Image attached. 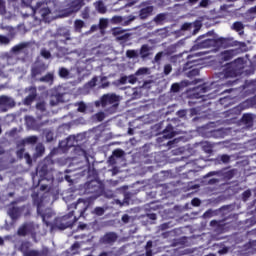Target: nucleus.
Segmentation results:
<instances>
[{
	"label": "nucleus",
	"mask_w": 256,
	"mask_h": 256,
	"mask_svg": "<svg viewBox=\"0 0 256 256\" xmlns=\"http://www.w3.org/2000/svg\"><path fill=\"white\" fill-rule=\"evenodd\" d=\"M232 58H233V50H228L222 54V59H224V61H229V59H232Z\"/></svg>",
	"instance_id": "nucleus-24"
},
{
	"label": "nucleus",
	"mask_w": 256,
	"mask_h": 256,
	"mask_svg": "<svg viewBox=\"0 0 256 256\" xmlns=\"http://www.w3.org/2000/svg\"><path fill=\"white\" fill-rule=\"evenodd\" d=\"M95 7H96L97 11H99V13H105V11L107 10L105 8V5L103 4V2H96Z\"/></svg>",
	"instance_id": "nucleus-25"
},
{
	"label": "nucleus",
	"mask_w": 256,
	"mask_h": 256,
	"mask_svg": "<svg viewBox=\"0 0 256 256\" xmlns=\"http://www.w3.org/2000/svg\"><path fill=\"white\" fill-rule=\"evenodd\" d=\"M47 70V66L45 64H38L31 68V77L35 79L38 75H41L43 72Z\"/></svg>",
	"instance_id": "nucleus-10"
},
{
	"label": "nucleus",
	"mask_w": 256,
	"mask_h": 256,
	"mask_svg": "<svg viewBox=\"0 0 256 256\" xmlns=\"http://www.w3.org/2000/svg\"><path fill=\"white\" fill-rule=\"evenodd\" d=\"M107 19H100V29H105L107 27Z\"/></svg>",
	"instance_id": "nucleus-41"
},
{
	"label": "nucleus",
	"mask_w": 256,
	"mask_h": 256,
	"mask_svg": "<svg viewBox=\"0 0 256 256\" xmlns=\"http://www.w3.org/2000/svg\"><path fill=\"white\" fill-rule=\"evenodd\" d=\"M40 55L43 57V59H51V50H47V48H42L40 50Z\"/></svg>",
	"instance_id": "nucleus-20"
},
{
	"label": "nucleus",
	"mask_w": 256,
	"mask_h": 256,
	"mask_svg": "<svg viewBox=\"0 0 256 256\" xmlns=\"http://www.w3.org/2000/svg\"><path fill=\"white\" fill-rule=\"evenodd\" d=\"M82 3H81V0H76L72 3L71 7H70V10H66V15H69L71 13H75L77 11H79V9H81L82 7Z\"/></svg>",
	"instance_id": "nucleus-17"
},
{
	"label": "nucleus",
	"mask_w": 256,
	"mask_h": 256,
	"mask_svg": "<svg viewBox=\"0 0 256 256\" xmlns=\"http://www.w3.org/2000/svg\"><path fill=\"white\" fill-rule=\"evenodd\" d=\"M96 117L98 121H103V119H105V113L99 112L98 114H96Z\"/></svg>",
	"instance_id": "nucleus-43"
},
{
	"label": "nucleus",
	"mask_w": 256,
	"mask_h": 256,
	"mask_svg": "<svg viewBox=\"0 0 256 256\" xmlns=\"http://www.w3.org/2000/svg\"><path fill=\"white\" fill-rule=\"evenodd\" d=\"M24 159H26V163L28 165H32L33 164V159L31 158V155H29V153H25L24 154Z\"/></svg>",
	"instance_id": "nucleus-36"
},
{
	"label": "nucleus",
	"mask_w": 256,
	"mask_h": 256,
	"mask_svg": "<svg viewBox=\"0 0 256 256\" xmlns=\"http://www.w3.org/2000/svg\"><path fill=\"white\" fill-rule=\"evenodd\" d=\"M243 119H244V121L249 123V121H251L253 119V117L251 116V114H245Z\"/></svg>",
	"instance_id": "nucleus-46"
},
{
	"label": "nucleus",
	"mask_w": 256,
	"mask_h": 256,
	"mask_svg": "<svg viewBox=\"0 0 256 256\" xmlns=\"http://www.w3.org/2000/svg\"><path fill=\"white\" fill-rule=\"evenodd\" d=\"M141 57H148L149 56V46L143 45L140 51Z\"/></svg>",
	"instance_id": "nucleus-26"
},
{
	"label": "nucleus",
	"mask_w": 256,
	"mask_h": 256,
	"mask_svg": "<svg viewBox=\"0 0 256 256\" xmlns=\"http://www.w3.org/2000/svg\"><path fill=\"white\" fill-rule=\"evenodd\" d=\"M198 89H200L202 91V93H206L207 92V90L205 89V86H202V87H200Z\"/></svg>",
	"instance_id": "nucleus-58"
},
{
	"label": "nucleus",
	"mask_w": 256,
	"mask_h": 256,
	"mask_svg": "<svg viewBox=\"0 0 256 256\" xmlns=\"http://www.w3.org/2000/svg\"><path fill=\"white\" fill-rule=\"evenodd\" d=\"M7 13V8L5 6V0H0V15H5Z\"/></svg>",
	"instance_id": "nucleus-29"
},
{
	"label": "nucleus",
	"mask_w": 256,
	"mask_h": 256,
	"mask_svg": "<svg viewBox=\"0 0 256 256\" xmlns=\"http://www.w3.org/2000/svg\"><path fill=\"white\" fill-rule=\"evenodd\" d=\"M16 103L15 100L9 96L2 95L0 96V111L1 113H6L9 109H13Z\"/></svg>",
	"instance_id": "nucleus-6"
},
{
	"label": "nucleus",
	"mask_w": 256,
	"mask_h": 256,
	"mask_svg": "<svg viewBox=\"0 0 256 256\" xmlns=\"http://www.w3.org/2000/svg\"><path fill=\"white\" fill-rule=\"evenodd\" d=\"M250 13H256V6L250 9Z\"/></svg>",
	"instance_id": "nucleus-59"
},
{
	"label": "nucleus",
	"mask_w": 256,
	"mask_h": 256,
	"mask_svg": "<svg viewBox=\"0 0 256 256\" xmlns=\"http://www.w3.org/2000/svg\"><path fill=\"white\" fill-rule=\"evenodd\" d=\"M96 83H97V78H93V79L88 83V85H89V87H95Z\"/></svg>",
	"instance_id": "nucleus-48"
},
{
	"label": "nucleus",
	"mask_w": 256,
	"mask_h": 256,
	"mask_svg": "<svg viewBox=\"0 0 256 256\" xmlns=\"http://www.w3.org/2000/svg\"><path fill=\"white\" fill-rule=\"evenodd\" d=\"M180 89V86L179 84L177 83H174L172 86H171V91H173L174 93H177Z\"/></svg>",
	"instance_id": "nucleus-42"
},
{
	"label": "nucleus",
	"mask_w": 256,
	"mask_h": 256,
	"mask_svg": "<svg viewBox=\"0 0 256 256\" xmlns=\"http://www.w3.org/2000/svg\"><path fill=\"white\" fill-rule=\"evenodd\" d=\"M11 43V39L5 35H0V45H9Z\"/></svg>",
	"instance_id": "nucleus-27"
},
{
	"label": "nucleus",
	"mask_w": 256,
	"mask_h": 256,
	"mask_svg": "<svg viewBox=\"0 0 256 256\" xmlns=\"http://www.w3.org/2000/svg\"><path fill=\"white\" fill-rule=\"evenodd\" d=\"M102 107H108L107 110L110 113H115L117 105H119V96L115 94H107L102 97L101 100Z\"/></svg>",
	"instance_id": "nucleus-4"
},
{
	"label": "nucleus",
	"mask_w": 256,
	"mask_h": 256,
	"mask_svg": "<svg viewBox=\"0 0 256 256\" xmlns=\"http://www.w3.org/2000/svg\"><path fill=\"white\" fill-rule=\"evenodd\" d=\"M16 156L18 159H23L25 157V148H20L16 151Z\"/></svg>",
	"instance_id": "nucleus-32"
},
{
	"label": "nucleus",
	"mask_w": 256,
	"mask_h": 256,
	"mask_svg": "<svg viewBox=\"0 0 256 256\" xmlns=\"http://www.w3.org/2000/svg\"><path fill=\"white\" fill-rule=\"evenodd\" d=\"M39 81H41V83H53L55 76L53 73H47L45 76L41 77Z\"/></svg>",
	"instance_id": "nucleus-19"
},
{
	"label": "nucleus",
	"mask_w": 256,
	"mask_h": 256,
	"mask_svg": "<svg viewBox=\"0 0 256 256\" xmlns=\"http://www.w3.org/2000/svg\"><path fill=\"white\" fill-rule=\"evenodd\" d=\"M233 29L239 33V35H243V23L236 22L233 24Z\"/></svg>",
	"instance_id": "nucleus-21"
},
{
	"label": "nucleus",
	"mask_w": 256,
	"mask_h": 256,
	"mask_svg": "<svg viewBox=\"0 0 256 256\" xmlns=\"http://www.w3.org/2000/svg\"><path fill=\"white\" fill-rule=\"evenodd\" d=\"M37 213L41 216L43 223L46 224V227H50L52 231L59 229L60 231H65V216L56 217L54 223L51 222V217H53V211L49 208L45 212L41 211L40 204L37 206Z\"/></svg>",
	"instance_id": "nucleus-1"
},
{
	"label": "nucleus",
	"mask_w": 256,
	"mask_h": 256,
	"mask_svg": "<svg viewBox=\"0 0 256 256\" xmlns=\"http://www.w3.org/2000/svg\"><path fill=\"white\" fill-rule=\"evenodd\" d=\"M207 5H209V0H202V1L200 2V6H201V7H207Z\"/></svg>",
	"instance_id": "nucleus-50"
},
{
	"label": "nucleus",
	"mask_w": 256,
	"mask_h": 256,
	"mask_svg": "<svg viewBox=\"0 0 256 256\" xmlns=\"http://www.w3.org/2000/svg\"><path fill=\"white\" fill-rule=\"evenodd\" d=\"M241 69H243V59L239 58L227 67L225 77H237Z\"/></svg>",
	"instance_id": "nucleus-5"
},
{
	"label": "nucleus",
	"mask_w": 256,
	"mask_h": 256,
	"mask_svg": "<svg viewBox=\"0 0 256 256\" xmlns=\"http://www.w3.org/2000/svg\"><path fill=\"white\" fill-rule=\"evenodd\" d=\"M221 161H223V163H229V156L228 155H223L221 157Z\"/></svg>",
	"instance_id": "nucleus-49"
},
{
	"label": "nucleus",
	"mask_w": 256,
	"mask_h": 256,
	"mask_svg": "<svg viewBox=\"0 0 256 256\" xmlns=\"http://www.w3.org/2000/svg\"><path fill=\"white\" fill-rule=\"evenodd\" d=\"M152 245H153V243H152L151 241H149V242H147L146 247L149 248V247H151Z\"/></svg>",
	"instance_id": "nucleus-60"
},
{
	"label": "nucleus",
	"mask_w": 256,
	"mask_h": 256,
	"mask_svg": "<svg viewBox=\"0 0 256 256\" xmlns=\"http://www.w3.org/2000/svg\"><path fill=\"white\" fill-rule=\"evenodd\" d=\"M143 75H149V68H140L136 72L137 77H143Z\"/></svg>",
	"instance_id": "nucleus-23"
},
{
	"label": "nucleus",
	"mask_w": 256,
	"mask_h": 256,
	"mask_svg": "<svg viewBox=\"0 0 256 256\" xmlns=\"http://www.w3.org/2000/svg\"><path fill=\"white\" fill-rule=\"evenodd\" d=\"M120 83L122 85H127V83H130V85H135V83H137V77H135V75L124 76L120 78Z\"/></svg>",
	"instance_id": "nucleus-15"
},
{
	"label": "nucleus",
	"mask_w": 256,
	"mask_h": 256,
	"mask_svg": "<svg viewBox=\"0 0 256 256\" xmlns=\"http://www.w3.org/2000/svg\"><path fill=\"white\" fill-rule=\"evenodd\" d=\"M153 13V6H148L140 11L141 19H147Z\"/></svg>",
	"instance_id": "nucleus-18"
},
{
	"label": "nucleus",
	"mask_w": 256,
	"mask_h": 256,
	"mask_svg": "<svg viewBox=\"0 0 256 256\" xmlns=\"http://www.w3.org/2000/svg\"><path fill=\"white\" fill-rule=\"evenodd\" d=\"M53 165H55V161H53L52 156H47L45 159L39 163L37 171L40 177L39 183L41 181H48V183H53L55 178L51 175V171H53Z\"/></svg>",
	"instance_id": "nucleus-2"
},
{
	"label": "nucleus",
	"mask_w": 256,
	"mask_h": 256,
	"mask_svg": "<svg viewBox=\"0 0 256 256\" xmlns=\"http://www.w3.org/2000/svg\"><path fill=\"white\" fill-rule=\"evenodd\" d=\"M36 109L38 111H41L42 113H44V111H46V106H45V102H38L36 104Z\"/></svg>",
	"instance_id": "nucleus-31"
},
{
	"label": "nucleus",
	"mask_w": 256,
	"mask_h": 256,
	"mask_svg": "<svg viewBox=\"0 0 256 256\" xmlns=\"http://www.w3.org/2000/svg\"><path fill=\"white\" fill-rule=\"evenodd\" d=\"M44 153H45V146H43V144L37 145L36 146V156L43 157Z\"/></svg>",
	"instance_id": "nucleus-22"
},
{
	"label": "nucleus",
	"mask_w": 256,
	"mask_h": 256,
	"mask_svg": "<svg viewBox=\"0 0 256 256\" xmlns=\"http://www.w3.org/2000/svg\"><path fill=\"white\" fill-rule=\"evenodd\" d=\"M192 205H193L194 207H199V205H201V200H199V199H197V198L193 199V200H192Z\"/></svg>",
	"instance_id": "nucleus-44"
},
{
	"label": "nucleus",
	"mask_w": 256,
	"mask_h": 256,
	"mask_svg": "<svg viewBox=\"0 0 256 256\" xmlns=\"http://www.w3.org/2000/svg\"><path fill=\"white\" fill-rule=\"evenodd\" d=\"M18 237H31L34 241H37V228L33 222H24L19 226L17 230Z\"/></svg>",
	"instance_id": "nucleus-3"
},
{
	"label": "nucleus",
	"mask_w": 256,
	"mask_h": 256,
	"mask_svg": "<svg viewBox=\"0 0 256 256\" xmlns=\"http://www.w3.org/2000/svg\"><path fill=\"white\" fill-rule=\"evenodd\" d=\"M161 57H163V52H159L158 54H156L154 58L156 63H158V61H161Z\"/></svg>",
	"instance_id": "nucleus-47"
},
{
	"label": "nucleus",
	"mask_w": 256,
	"mask_h": 256,
	"mask_svg": "<svg viewBox=\"0 0 256 256\" xmlns=\"http://www.w3.org/2000/svg\"><path fill=\"white\" fill-rule=\"evenodd\" d=\"M53 139H54V134H53V132H51V131L47 132V133H46V141H47L48 143H51V141H53Z\"/></svg>",
	"instance_id": "nucleus-35"
},
{
	"label": "nucleus",
	"mask_w": 256,
	"mask_h": 256,
	"mask_svg": "<svg viewBox=\"0 0 256 256\" xmlns=\"http://www.w3.org/2000/svg\"><path fill=\"white\" fill-rule=\"evenodd\" d=\"M47 187H49L47 184H42L40 186V191H46Z\"/></svg>",
	"instance_id": "nucleus-55"
},
{
	"label": "nucleus",
	"mask_w": 256,
	"mask_h": 256,
	"mask_svg": "<svg viewBox=\"0 0 256 256\" xmlns=\"http://www.w3.org/2000/svg\"><path fill=\"white\" fill-rule=\"evenodd\" d=\"M83 27H85V22H83L82 20H76L75 21L76 31H81V29H83Z\"/></svg>",
	"instance_id": "nucleus-28"
},
{
	"label": "nucleus",
	"mask_w": 256,
	"mask_h": 256,
	"mask_svg": "<svg viewBox=\"0 0 256 256\" xmlns=\"http://www.w3.org/2000/svg\"><path fill=\"white\" fill-rule=\"evenodd\" d=\"M5 245V240L3 239V237L0 236V246Z\"/></svg>",
	"instance_id": "nucleus-57"
},
{
	"label": "nucleus",
	"mask_w": 256,
	"mask_h": 256,
	"mask_svg": "<svg viewBox=\"0 0 256 256\" xmlns=\"http://www.w3.org/2000/svg\"><path fill=\"white\" fill-rule=\"evenodd\" d=\"M127 57H129V59H133L134 57H137V51L135 50H128L126 52Z\"/></svg>",
	"instance_id": "nucleus-33"
},
{
	"label": "nucleus",
	"mask_w": 256,
	"mask_h": 256,
	"mask_svg": "<svg viewBox=\"0 0 256 256\" xmlns=\"http://www.w3.org/2000/svg\"><path fill=\"white\" fill-rule=\"evenodd\" d=\"M95 29H97V26H92L91 27V31H95Z\"/></svg>",
	"instance_id": "nucleus-62"
},
{
	"label": "nucleus",
	"mask_w": 256,
	"mask_h": 256,
	"mask_svg": "<svg viewBox=\"0 0 256 256\" xmlns=\"http://www.w3.org/2000/svg\"><path fill=\"white\" fill-rule=\"evenodd\" d=\"M26 206H20V207H11L8 209V215L9 217H11V219H13V221L19 219L21 217V214L23 213V211H25Z\"/></svg>",
	"instance_id": "nucleus-9"
},
{
	"label": "nucleus",
	"mask_w": 256,
	"mask_h": 256,
	"mask_svg": "<svg viewBox=\"0 0 256 256\" xmlns=\"http://www.w3.org/2000/svg\"><path fill=\"white\" fill-rule=\"evenodd\" d=\"M94 213L96 215L101 216V215H103V213H105V210L102 207H97V208H95Z\"/></svg>",
	"instance_id": "nucleus-40"
},
{
	"label": "nucleus",
	"mask_w": 256,
	"mask_h": 256,
	"mask_svg": "<svg viewBox=\"0 0 256 256\" xmlns=\"http://www.w3.org/2000/svg\"><path fill=\"white\" fill-rule=\"evenodd\" d=\"M11 205H17V201H12Z\"/></svg>",
	"instance_id": "nucleus-64"
},
{
	"label": "nucleus",
	"mask_w": 256,
	"mask_h": 256,
	"mask_svg": "<svg viewBox=\"0 0 256 256\" xmlns=\"http://www.w3.org/2000/svg\"><path fill=\"white\" fill-rule=\"evenodd\" d=\"M106 239H108V241H115V239H117V235L115 233H109L106 235Z\"/></svg>",
	"instance_id": "nucleus-38"
},
{
	"label": "nucleus",
	"mask_w": 256,
	"mask_h": 256,
	"mask_svg": "<svg viewBox=\"0 0 256 256\" xmlns=\"http://www.w3.org/2000/svg\"><path fill=\"white\" fill-rule=\"evenodd\" d=\"M27 47H29V43L28 42H22L18 45H15L11 48V52L14 54V55H19V53H22V51L24 49H27Z\"/></svg>",
	"instance_id": "nucleus-14"
},
{
	"label": "nucleus",
	"mask_w": 256,
	"mask_h": 256,
	"mask_svg": "<svg viewBox=\"0 0 256 256\" xmlns=\"http://www.w3.org/2000/svg\"><path fill=\"white\" fill-rule=\"evenodd\" d=\"M39 138L37 136H30L27 138H24L20 141V145L25 146V145H35Z\"/></svg>",
	"instance_id": "nucleus-16"
},
{
	"label": "nucleus",
	"mask_w": 256,
	"mask_h": 256,
	"mask_svg": "<svg viewBox=\"0 0 256 256\" xmlns=\"http://www.w3.org/2000/svg\"><path fill=\"white\" fill-rule=\"evenodd\" d=\"M34 13L40 15L42 19H47V16L51 14V9L49 7H36Z\"/></svg>",
	"instance_id": "nucleus-12"
},
{
	"label": "nucleus",
	"mask_w": 256,
	"mask_h": 256,
	"mask_svg": "<svg viewBox=\"0 0 256 256\" xmlns=\"http://www.w3.org/2000/svg\"><path fill=\"white\" fill-rule=\"evenodd\" d=\"M192 29H194V35H196L197 31L201 29V22L185 23L182 26L183 31H192Z\"/></svg>",
	"instance_id": "nucleus-11"
},
{
	"label": "nucleus",
	"mask_w": 256,
	"mask_h": 256,
	"mask_svg": "<svg viewBox=\"0 0 256 256\" xmlns=\"http://www.w3.org/2000/svg\"><path fill=\"white\" fill-rule=\"evenodd\" d=\"M48 45H57V43L55 41H50L48 42Z\"/></svg>",
	"instance_id": "nucleus-61"
},
{
	"label": "nucleus",
	"mask_w": 256,
	"mask_h": 256,
	"mask_svg": "<svg viewBox=\"0 0 256 256\" xmlns=\"http://www.w3.org/2000/svg\"><path fill=\"white\" fill-rule=\"evenodd\" d=\"M135 17L130 16L128 20H124L121 16H115L112 18V23H116L119 25H129L131 21H134Z\"/></svg>",
	"instance_id": "nucleus-13"
},
{
	"label": "nucleus",
	"mask_w": 256,
	"mask_h": 256,
	"mask_svg": "<svg viewBox=\"0 0 256 256\" xmlns=\"http://www.w3.org/2000/svg\"><path fill=\"white\" fill-rule=\"evenodd\" d=\"M171 71H173V67H171V64H167L164 66L165 75H169V73H171Z\"/></svg>",
	"instance_id": "nucleus-37"
},
{
	"label": "nucleus",
	"mask_w": 256,
	"mask_h": 256,
	"mask_svg": "<svg viewBox=\"0 0 256 256\" xmlns=\"http://www.w3.org/2000/svg\"><path fill=\"white\" fill-rule=\"evenodd\" d=\"M243 196L245 199H247V197H251V191L247 190L243 193Z\"/></svg>",
	"instance_id": "nucleus-53"
},
{
	"label": "nucleus",
	"mask_w": 256,
	"mask_h": 256,
	"mask_svg": "<svg viewBox=\"0 0 256 256\" xmlns=\"http://www.w3.org/2000/svg\"><path fill=\"white\" fill-rule=\"evenodd\" d=\"M107 252H103L102 254H100V256H107Z\"/></svg>",
	"instance_id": "nucleus-63"
},
{
	"label": "nucleus",
	"mask_w": 256,
	"mask_h": 256,
	"mask_svg": "<svg viewBox=\"0 0 256 256\" xmlns=\"http://www.w3.org/2000/svg\"><path fill=\"white\" fill-rule=\"evenodd\" d=\"M71 139H73V141H75V137H70L67 139V145H69V147H71V145H75V143L69 144V141H71Z\"/></svg>",
	"instance_id": "nucleus-56"
},
{
	"label": "nucleus",
	"mask_w": 256,
	"mask_h": 256,
	"mask_svg": "<svg viewBox=\"0 0 256 256\" xmlns=\"http://www.w3.org/2000/svg\"><path fill=\"white\" fill-rule=\"evenodd\" d=\"M85 109H87V106L85 105V103L81 102L78 105V111H80V113H85Z\"/></svg>",
	"instance_id": "nucleus-39"
},
{
	"label": "nucleus",
	"mask_w": 256,
	"mask_h": 256,
	"mask_svg": "<svg viewBox=\"0 0 256 256\" xmlns=\"http://www.w3.org/2000/svg\"><path fill=\"white\" fill-rule=\"evenodd\" d=\"M210 45H213V40L206 39L203 41V43L200 45V47H209Z\"/></svg>",
	"instance_id": "nucleus-34"
},
{
	"label": "nucleus",
	"mask_w": 256,
	"mask_h": 256,
	"mask_svg": "<svg viewBox=\"0 0 256 256\" xmlns=\"http://www.w3.org/2000/svg\"><path fill=\"white\" fill-rule=\"evenodd\" d=\"M60 77L65 78V68L62 67L59 72Z\"/></svg>",
	"instance_id": "nucleus-51"
},
{
	"label": "nucleus",
	"mask_w": 256,
	"mask_h": 256,
	"mask_svg": "<svg viewBox=\"0 0 256 256\" xmlns=\"http://www.w3.org/2000/svg\"><path fill=\"white\" fill-rule=\"evenodd\" d=\"M122 221H123L124 223H128V222H129V216H128V215H124V216L122 217Z\"/></svg>",
	"instance_id": "nucleus-54"
},
{
	"label": "nucleus",
	"mask_w": 256,
	"mask_h": 256,
	"mask_svg": "<svg viewBox=\"0 0 256 256\" xmlns=\"http://www.w3.org/2000/svg\"><path fill=\"white\" fill-rule=\"evenodd\" d=\"M114 155H116V157H121V155H123V151H121V150H115V151H114Z\"/></svg>",
	"instance_id": "nucleus-52"
},
{
	"label": "nucleus",
	"mask_w": 256,
	"mask_h": 256,
	"mask_svg": "<svg viewBox=\"0 0 256 256\" xmlns=\"http://www.w3.org/2000/svg\"><path fill=\"white\" fill-rule=\"evenodd\" d=\"M119 3H123L124 7H131L135 5V0H119Z\"/></svg>",
	"instance_id": "nucleus-30"
},
{
	"label": "nucleus",
	"mask_w": 256,
	"mask_h": 256,
	"mask_svg": "<svg viewBox=\"0 0 256 256\" xmlns=\"http://www.w3.org/2000/svg\"><path fill=\"white\" fill-rule=\"evenodd\" d=\"M164 19H165V15H164V14H160V15H158V16L155 18V21H156L157 23H159V22L163 21Z\"/></svg>",
	"instance_id": "nucleus-45"
},
{
	"label": "nucleus",
	"mask_w": 256,
	"mask_h": 256,
	"mask_svg": "<svg viewBox=\"0 0 256 256\" xmlns=\"http://www.w3.org/2000/svg\"><path fill=\"white\" fill-rule=\"evenodd\" d=\"M26 91H29L30 94L24 98L23 105H25L26 107H29L33 104V101L37 99V87L30 86L26 88Z\"/></svg>",
	"instance_id": "nucleus-7"
},
{
	"label": "nucleus",
	"mask_w": 256,
	"mask_h": 256,
	"mask_svg": "<svg viewBox=\"0 0 256 256\" xmlns=\"http://www.w3.org/2000/svg\"><path fill=\"white\" fill-rule=\"evenodd\" d=\"M20 251H22L24 256H44L45 252H40L39 250H29V242H24L20 246Z\"/></svg>",
	"instance_id": "nucleus-8"
}]
</instances>
